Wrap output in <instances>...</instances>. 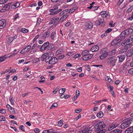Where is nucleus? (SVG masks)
Segmentation results:
<instances>
[{
  "label": "nucleus",
  "instance_id": "nucleus-22",
  "mask_svg": "<svg viewBox=\"0 0 133 133\" xmlns=\"http://www.w3.org/2000/svg\"><path fill=\"white\" fill-rule=\"evenodd\" d=\"M20 5V4L19 2L16 3L11 5V8L12 9H15L18 7Z\"/></svg>",
  "mask_w": 133,
  "mask_h": 133
},
{
  "label": "nucleus",
  "instance_id": "nucleus-40",
  "mask_svg": "<svg viewBox=\"0 0 133 133\" xmlns=\"http://www.w3.org/2000/svg\"><path fill=\"white\" fill-rule=\"evenodd\" d=\"M5 121V118L4 117L0 116V121Z\"/></svg>",
  "mask_w": 133,
  "mask_h": 133
},
{
  "label": "nucleus",
  "instance_id": "nucleus-34",
  "mask_svg": "<svg viewBox=\"0 0 133 133\" xmlns=\"http://www.w3.org/2000/svg\"><path fill=\"white\" fill-rule=\"evenodd\" d=\"M7 58V57H5V56L0 57V63L4 61Z\"/></svg>",
  "mask_w": 133,
  "mask_h": 133
},
{
  "label": "nucleus",
  "instance_id": "nucleus-28",
  "mask_svg": "<svg viewBox=\"0 0 133 133\" xmlns=\"http://www.w3.org/2000/svg\"><path fill=\"white\" fill-rule=\"evenodd\" d=\"M6 107L9 109L11 110H13V111H12V114H15V111L14 108H12L10 105L9 104L7 105Z\"/></svg>",
  "mask_w": 133,
  "mask_h": 133
},
{
  "label": "nucleus",
  "instance_id": "nucleus-13",
  "mask_svg": "<svg viewBox=\"0 0 133 133\" xmlns=\"http://www.w3.org/2000/svg\"><path fill=\"white\" fill-rule=\"evenodd\" d=\"M99 47L97 45H95L92 46L90 49V51L93 52L97 51L98 50Z\"/></svg>",
  "mask_w": 133,
  "mask_h": 133
},
{
  "label": "nucleus",
  "instance_id": "nucleus-59",
  "mask_svg": "<svg viewBox=\"0 0 133 133\" xmlns=\"http://www.w3.org/2000/svg\"><path fill=\"white\" fill-rule=\"evenodd\" d=\"M101 102H102V101H101V100H98V101H95L94 102V104H98V103H100Z\"/></svg>",
  "mask_w": 133,
  "mask_h": 133
},
{
  "label": "nucleus",
  "instance_id": "nucleus-44",
  "mask_svg": "<svg viewBox=\"0 0 133 133\" xmlns=\"http://www.w3.org/2000/svg\"><path fill=\"white\" fill-rule=\"evenodd\" d=\"M76 9V8L74 7L70 9V13H71L75 11Z\"/></svg>",
  "mask_w": 133,
  "mask_h": 133
},
{
  "label": "nucleus",
  "instance_id": "nucleus-8",
  "mask_svg": "<svg viewBox=\"0 0 133 133\" xmlns=\"http://www.w3.org/2000/svg\"><path fill=\"white\" fill-rule=\"evenodd\" d=\"M49 44V43L48 42L44 43L40 48V50L42 51L47 49L48 46Z\"/></svg>",
  "mask_w": 133,
  "mask_h": 133
},
{
  "label": "nucleus",
  "instance_id": "nucleus-39",
  "mask_svg": "<svg viewBox=\"0 0 133 133\" xmlns=\"http://www.w3.org/2000/svg\"><path fill=\"white\" fill-rule=\"evenodd\" d=\"M85 133H91L92 132L91 130H89L88 129H84Z\"/></svg>",
  "mask_w": 133,
  "mask_h": 133
},
{
  "label": "nucleus",
  "instance_id": "nucleus-41",
  "mask_svg": "<svg viewBox=\"0 0 133 133\" xmlns=\"http://www.w3.org/2000/svg\"><path fill=\"white\" fill-rule=\"evenodd\" d=\"M21 31L24 33H26L28 32V30L25 28H23L21 29Z\"/></svg>",
  "mask_w": 133,
  "mask_h": 133
},
{
  "label": "nucleus",
  "instance_id": "nucleus-51",
  "mask_svg": "<svg viewBox=\"0 0 133 133\" xmlns=\"http://www.w3.org/2000/svg\"><path fill=\"white\" fill-rule=\"evenodd\" d=\"M128 128L126 131H125V133H132L131 130L129 129Z\"/></svg>",
  "mask_w": 133,
  "mask_h": 133
},
{
  "label": "nucleus",
  "instance_id": "nucleus-62",
  "mask_svg": "<svg viewBox=\"0 0 133 133\" xmlns=\"http://www.w3.org/2000/svg\"><path fill=\"white\" fill-rule=\"evenodd\" d=\"M113 22L112 21H111L109 24L110 26L111 27H114L115 25L114 24H113Z\"/></svg>",
  "mask_w": 133,
  "mask_h": 133
},
{
  "label": "nucleus",
  "instance_id": "nucleus-45",
  "mask_svg": "<svg viewBox=\"0 0 133 133\" xmlns=\"http://www.w3.org/2000/svg\"><path fill=\"white\" fill-rule=\"evenodd\" d=\"M39 59L38 58H36L32 60V61L34 63H36L39 61Z\"/></svg>",
  "mask_w": 133,
  "mask_h": 133
},
{
  "label": "nucleus",
  "instance_id": "nucleus-57",
  "mask_svg": "<svg viewBox=\"0 0 133 133\" xmlns=\"http://www.w3.org/2000/svg\"><path fill=\"white\" fill-rule=\"evenodd\" d=\"M82 110V109H79L75 110V112L76 113H79L81 112Z\"/></svg>",
  "mask_w": 133,
  "mask_h": 133
},
{
  "label": "nucleus",
  "instance_id": "nucleus-18",
  "mask_svg": "<svg viewBox=\"0 0 133 133\" xmlns=\"http://www.w3.org/2000/svg\"><path fill=\"white\" fill-rule=\"evenodd\" d=\"M117 57L119 58V61L120 62H122L124 59L125 56L124 55H120L118 56Z\"/></svg>",
  "mask_w": 133,
  "mask_h": 133
},
{
  "label": "nucleus",
  "instance_id": "nucleus-26",
  "mask_svg": "<svg viewBox=\"0 0 133 133\" xmlns=\"http://www.w3.org/2000/svg\"><path fill=\"white\" fill-rule=\"evenodd\" d=\"M132 45L131 43H129L126 44V45L124 46V48L126 50H127L128 49L132 46Z\"/></svg>",
  "mask_w": 133,
  "mask_h": 133
},
{
  "label": "nucleus",
  "instance_id": "nucleus-38",
  "mask_svg": "<svg viewBox=\"0 0 133 133\" xmlns=\"http://www.w3.org/2000/svg\"><path fill=\"white\" fill-rule=\"evenodd\" d=\"M41 80L39 81V83H43L45 80V78L43 76H42L41 77Z\"/></svg>",
  "mask_w": 133,
  "mask_h": 133
},
{
  "label": "nucleus",
  "instance_id": "nucleus-31",
  "mask_svg": "<svg viewBox=\"0 0 133 133\" xmlns=\"http://www.w3.org/2000/svg\"><path fill=\"white\" fill-rule=\"evenodd\" d=\"M13 38L11 37L8 38L7 40L8 43L9 44H10L13 41Z\"/></svg>",
  "mask_w": 133,
  "mask_h": 133
},
{
  "label": "nucleus",
  "instance_id": "nucleus-1",
  "mask_svg": "<svg viewBox=\"0 0 133 133\" xmlns=\"http://www.w3.org/2000/svg\"><path fill=\"white\" fill-rule=\"evenodd\" d=\"M89 50H86L83 51L82 55L83 56L82 59L83 61H87L91 59L93 55L92 54L89 53Z\"/></svg>",
  "mask_w": 133,
  "mask_h": 133
},
{
  "label": "nucleus",
  "instance_id": "nucleus-15",
  "mask_svg": "<svg viewBox=\"0 0 133 133\" xmlns=\"http://www.w3.org/2000/svg\"><path fill=\"white\" fill-rule=\"evenodd\" d=\"M11 4H12V2H10L5 5L3 7V8L4 9V11H6L8 10L10 7V5Z\"/></svg>",
  "mask_w": 133,
  "mask_h": 133
},
{
  "label": "nucleus",
  "instance_id": "nucleus-9",
  "mask_svg": "<svg viewBox=\"0 0 133 133\" xmlns=\"http://www.w3.org/2000/svg\"><path fill=\"white\" fill-rule=\"evenodd\" d=\"M67 17L68 15H63L58 21L55 24L53 25V26H54V27H55L57 24H58L59 22L65 19Z\"/></svg>",
  "mask_w": 133,
  "mask_h": 133
},
{
  "label": "nucleus",
  "instance_id": "nucleus-36",
  "mask_svg": "<svg viewBox=\"0 0 133 133\" xmlns=\"http://www.w3.org/2000/svg\"><path fill=\"white\" fill-rule=\"evenodd\" d=\"M57 7H53L52 9H50L49 11V12H51L53 11H54L55 10H58L59 9Z\"/></svg>",
  "mask_w": 133,
  "mask_h": 133
},
{
  "label": "nucleus",
  "instance_id": "nucleus-63",
  "mask_svg": "<svg viewBox=\"0 0 133 133\" xmlns=\"http://www.w3.org/2000/svg\"><path fill=\"white\" fill-rule=\"evenodd\" d=\"M64 57V55H62L58 57V58L59 59H62Z\"/></svg>",
  "mask_w": 133,
  "mask_h": 133
},
{
  "label": "nucleus",
  "instance_id": "nucleus-56",
  "mask_svg": "<svg viewBox=\"0 0 133 133\" xmlns=\"http://www.w3.org/2000/svg\"><path fill=\"white\" fill-rule=\"evenodd\" d=\"M20 129L22 130L25 131V128L24 126L23 125H21L19 127Z\"/></svg>",
  "mask_w": 133,
  "mask_h": 133
},
{
  "label": "nucleus",
  "instance_id": "nucleus-12",
  "mask_svg": "<svg viewBox=\"0 0 133 133\" xmlns=\"http://www.w3.org/2000/svg\"><path fill=\"white\" fill-rule=\"evenodd\" d=\"M85 26L88 29H90L92 28L93 24L91 22H88L86 23Z\"/></svg>",
  "mask_w": 133,
  "mask_h": 133
},
{
  "label": "nucleus",
  "instance_id": "nucleus-20",
  "mask_svg": "<svg viewBox=\"0 0 133 133\" xmlns=\"http://www.w3.org/2000/svg\"><path fill=\"white\" fill-rule=\"evenodd\" d=\"M118 125V124L113 123L110 126L109 129L111 130L116 127Z\"/></svg>",
  "mask_w": 133,
  "mask_h": 133
},
{
  "label": "nucleus",
  "instance_id": "nucleus-21",
  "mask_svg": "<svg viewBox=\"0 0 133 133\" xmlns=\"http://www.w3.org/2000/svg\"><path fill=\"white\" fill-rule=\"evenodd\" d=\"M62 10V9H59L58 10H55L54 11H53L51 12H51L50 15H54L56 14L61 12Z\"/></svg>",
  "mask_w": 133,
  "mask_h": 133
},
{
  "label": "nucleus",
  "instance_id": "nucleus-42",
  "mask_svg": "<svg viewBox=\"0 0 133 133\" xmlns=\"http://www.w3.org/2000/svg\"><path fill=\"white\" fill-rule=\"evenodd\" d=\"M63 120H60L59 121L58 123V125L59 127L61 126L63 124Z\"/></svg>",
  "mask_w": 133,
  "mask_h": 133
},
{
  "label": "nucleus",
  "instance_id": "nucleus-46",
  "mask_svg": "<svg viewBox=\"0 0 133 133\" xmlns=\"http://www.w3.org/2000/svg\"><path fill=\"white\" fill-rule=\"evenodd\" d=\"M132 9H133V5L132 6L129 8L127 10V11L128 12H130L132 11Z\"/></svg>",
  "mask_w": 133,
  "mask_h": 133
},
{
  "label": "nucleus",
  "instance_id": "nucleus-6",
  "mask_svg": "<svg viewBox=\"0 0 133 133\" xmlns=\"http://www.w3.org/2000/svg\"><path fill=\"white\" fill-rule=\"evenodd\" d=\"M104 49L102 50L101 53L103 54L100 55L99 56L100 58L101 59H104L107 57L109 54V53L108 52H107L104 53L106 51H104Z\"/></svg>",
  "mask_w": 133,
  "mask_h": 133
},
{
  "label": "nucleus",
  "instance_id": "nucleus-32",
  "mask_svg": "<svg viewBox=\"0 0 133 133\" xmlns=\"http://www.w3.org/2000/svg\"><path fill=\"white\" fill-rule=\"evenodd\" d=\"M107 85L108 88L110 89V92L114 91L113 90L114 88L113 86H111L109 84H108Z\"/></svg>",
  "mask_w": 133,
  "mask_h": 133
},
{
  "label": "nucleus",
  "instance_id": "nucleus-3",
  "mask_svg": "<svg viewBox=\"0 0 133 133\" xmlns=\"http://www.w3.org/2000/svg\"><path fill=\"white\" fill-rule=\"evenodd\" d=\"M117 60V58L116 57L112 56L108 58L107 63L111 66H113L115 65Z\"/></svg>",
  "mask_w": 133,
  "mask_h": 133
},
{
  "label": "nucleus",
  "instance_id": "nucleus-48",
  "mask_svg": "<svg viewBox=\"0 0 133 133\" xmlns=\"http://www.w3.org/2000/svg\"><path fill=\"white\" fill-rule=\"evenodd\" d=\"M129 52V50H128L127 52V53H126V54H127V57H129L132 55L133 54L132 53L131 54V52Z\"/></svg>",
  "mask_w": 133,
  "mask_h": 133
},
{
  "label": "nucleus",
  "instance_id": "nucleus-10",
  "mask_svg": "<svg viewBox=\"0 0 133 133\" xmlns=\"http://www.w3.org/2000/svg\"><path fill=\"white\" fill-rule=\"evenodd\" d=\"M57 59L56 57H53L51 58L48 63L50 64H54L57 62Z\"/></svg>",
  "mask_w": 133,
  "mask_h": 133
},
{
  "label": "nucleus",
  "instance_id": "nucleus-14",
  "mask_svg": "<svg viewBox=\"0 0 133 133\" xmlns=\"http://www.w3.org/2000/svg\"><path fill=\"white\" fill-rule=\"evenodd\" d=\"M49 35V33L48 31H45L42 35L41 38L45 39L46 37H48Z\"/></svg>",
  "mask_w": 133,
  "mask_h": 133
},
{
  "label": "nucleus",
  "instance_id": "nucleus-5",
  "mask_svg": "<svg viewBox=\"0 0 133 133\" xmlns=\"http://www.w3.org/2000/svg\"><path fill=\"white\" fill-rule=\"evenodd\" d=\"M133 31V30L131 28H128L122 32V33L124 34V35L127 36L128 35L131 33Z\"/></svg>",
  "mask_w": 133,
  "mask_h": 133
},
{
  "label": "nucleus",
  "instance_id": "nucleus-16",
  "mask_svg": "<svg viewBox=\"0 0 133 133\" xmlns=\"http://www.w3.org/2000/svg\"><path fill=\"white\" fill-rule=\"evenodd\" d=\"M121 41V40H120L118 38H117L114 40L112 42L111 44V45L113 46L114 45H116L117 44V41Z\"/></svg>",
  "mask_w": 133,
  "mask_h": 133
},
{
  "label": "nucleus",
  "instance_id": "nucleus-4",
  "mask_svg": "<svg viewBox=\"0 0 133 133\" xmlns=\"http://www.w3.org/2000/svg\"><path fill=\"white\" fill-rule=\"evenodd\" d=\"M105 126L103 122L100 121L94 127L95 131H97L102 129L105 127Z\"/></svg>",
  "mask_w": 133,
  "mask_h": 133
},
{
  "label": "nucleus",
  "instance_id": "nucleus-27",
  "mask_svg": "<svg viewBox=\"0 0 133 133\" xmlns=\"http://www.w3.org/2000/svg\"><path fill=\"white\" fill-rule=\"evenodd\" d=\"M103 116V113L102 111H100L97 114V116L99 118H101Z\"/></svg>",
  "mask_w": 133,
  "mask_h": 133
},
{
  "label": "nucleus",
  "instance_id": "nucleus-54",
  "mask_svg": "<svg viewBox=\"0 0 133 133\" xmlns=\"http://www.w3.org/2000/svg\"><path fill=\"white\" fill-rule=\"evenodd\" d=\"M129 73L130 74H133V69H130L128 71Z\"/></svg>",
  "mask_w": 133,
  "mask_h": 133
},
{
  "label": "nucleus",
  "instance_id": "nucleus-29",
  "mask_svg": "<svg viewBox=\"0 0 133 133\" xmlns=\"http://www.w3.org/2000/svg\"><path fill=\"white\" fill-rule=\"evenodd\" d=\"M31 46L30 45H28L24 48L23 49L24 50L25 53L28 51L29 50Z\"/></svg>",
  "mask_w": 133,
  "mask_h": 133
},
{
  "label": "nucleus",
  "instance_id": "nucleus-35",
  "mask_svg": "<svg viewBox=\"0 0 133 133\" xmlns=\"http://www.w3.org/2000/svg\"><path fill=\"white\" fill-rule=\"evenodd\" d=\"M65 89L64 88H62L59 90V93L61 94H62L64 93L65 91Z\"/></svg>",
  "mask_w": 133,
  "mask_h": 133
},
{
  "label": "nucleus",
  "instance_id": "nucleus-55",
  "mask_svg": "<svg viewBox=\"0 0 133 133\" xmlns=\"http://www.w3.org/2000/svg\"><path fill=\"white\" fill-rule=\"evenodd\" d=\"M0 112L1 113L4 114L6 112V110L5 109H1Z\"/></svg>",
  "mask_w": 133,
  "mask_h": 133
},
{
  "label": "nucleus",
  "instance_id": "nucleus-25",
  "mask_svg": "<svg viewBox=\"0 0 133 133\" xmlns=\"http://www.w3.org/2000/svg\"><path fill=\"white\" fill-rule=\"evenodd\" d=\"M119 37H117L120 40H121V41L124 39L125 38V35H124V34L122 33V32L120 35Z\"/></svg>",
  "mask_w": 133,
  "mask_h": 133
},
{
  "label": "nucleus",
  "instance_id": "nucleus-2",
  "mask_svg": "<svg viewBox=\"0 0 133 133\" xmlns=\"http://www.w3.org/2000/svg\"><path fill=\"white\" fill-rule=\"evenodd\" d=\"M133 118H130L124 119L123 120L124 122L121 124L120 126V128L121 129H124L128 127L130 124H131Z\"/></svg>",
  "mask_w": 133,
  "mask_h": 133
},
{
  "label": "nucleus",
  "instance_id": "nucleus-49",
  "mask_svg": "<svg viewBox=\"0 0 133 133\" xmlns=\"http://www.w3.org/2000/svg\"><path fill=\"white\" fill-rule=\"evenodd\" d=\"M112 30V29L111 28H108L105 31V32L106 33H108L111 32Z\"/></svg>",
  "mask_w": 133,
  "mask_h": 133
},
{
  "label": "nucleus",
  "instance_id": "nucleus-47",
  "mask_svg": "<svg viewBox=\"0 0 133 133\" xmlns=\"http://www.w3.org/2000/svg\"><path fill=\"white\" fill-rule=\"evenodd\" d=\"M50 57L47 56V57H46V59H45V62L46 63H49L50 59Z\"/></svg>",
  "mask_w": 133,
  "mask_h": 133
},
{
  "label": "nucleus",
  "instance_id": "nucleus-17",
  "mask_svg": "<svg viewBox=\"0 0 133 133\" xmlns=\"http://www.w3.org/2000/svg\"><path fill=\"white\" fill-rule=\"evenodd\" d=\"M56 32H52L51 35V41H54L56 38Z\"/></svg>",
  "mask_w": 133,
  "mask_h": 133
},
{
  "label": "nucleus",
  "instance_id": "nucleus-53",
  "mask_svg": "<svg viewBox=\"0 0 133 133\" xmlns=\"http://www.w3.org/2000/svg\"><path fill=\"white\" fill-rule=\"evenodd\" d=\"M80 94L79 91V90H76V95H75L77 96V97L79 96Z\"/></svg>",
  "mask_w": 133,
  "mask_h": 133
},
{
  "label": "nucleus",
  "instance_id": "nucleus-50",
  "mask_svg": "<svg viewBox=\"0 0 133 133\" xmlns=\"http://www.w3.org/2000/svg\"><path fill=\"white\" fill-rule=\"evenodd\" d=\"M81 55L80 54H78L74 56V58H77L79 57H81Z\"/></svg>",
  "mask_w": 133,
  "mask_h": 133
},
{
  "label": "nucleus",
  "instance_id": "nucleus-60",
  "mask_svg": "<svg viewBox=\"0 0 133 133\" xmlns=\"http://www.w3.org/2000/svg\"><path fill=\"white\" fill-rule=\"evenodd\" d=\"M12 97L11 98L10 97L9 98V100L10 102L11 103V104L12 105H14V102H13V100L12 99Z\"/></svg>",
  "mask_w": 133,
  "mask_h": 133
},
{
  "label": "nucleus",
  "instance_id": "nucleus-7",
  "mask_svg": "<svg viewBox=\"0 0 133 133\" xmlns=\"http://www.w3.org/2000/svg\"><path fill=\"white\" fill-rule=\"evenodd\" d=\"M104 21V18L101 17L99 18L98 20H96L95 22V23L97 25H101V24L103 23Z\"/></svg>",
  "mask_w": 133,
  "mask_h": 133
},
{
  "label": "nucleus",
  "instance_id": "nucleus-52",
  "mask_svg": "<svg viewBox=\"0 0 133 133\" xmlns=\"http://www.w3.org/2000/svg\"><path fill=\"white\" fill-rule=\"evenodd\" d=\"M48 130V133H51L55 132L54 130L53 129H49Z\"/></svg>",
  "mask_w": 133,
  "mask_h": 133
},
{
  "label": "nucleus",
  "instance_id": "nucleus-37",
  "mask_svg": "<svg viewBox=\"0 0 133 133\" xmlns=\"http://www.w3.org/2000/svg\"><path fill=\"white\" fill-rule=\"evenodd\" d=\"M54 47V45L53 44H51L48 45L47 47L48 50H50L52 49Z\"/></svg>",
  "mask_w": 133,
  "mask_h": 133
},
{
  "label": "nucleus",
  "instance_id": "nucleus-43",
  "mask_svg": "<svg viewBox=\"0 0 133 133\" xmlns=\"http://www.w3.org/2000/svg\"><path fill=\"white\" fill-rule=\"evenodd\" d=\"M41 19L39 17L38 18L37 20V22L36 24V25H39L40 23Z\"/></svg>",
  "mask_w": 133,
  "mask_h": 133
},
{
  "label": "nucleus",
  "instance_id": "nucleus-11",
  "mask_svg": "<svg viewBox=\"0 0 133 133\" xmlns=\"http://www.w3.org/2000/svg\"><path fill=\"white\" fill-rule=\"evenodd\" d=\"M6 25V21L5 19L0 20V29H2Z\"/></svg>",
  "mask_w": 133,
  "mask_h": 133
},
{
  "label": "nucleus",
  "instance_id": "nucleus-24",
  "mask_svg": "<svg viewBox=\"0 0 133 133\" xmlns=\"http://www.w3.org/2000/svg\"><path fill=\"white\" fill-rule=\"evenodd\" d=\"M122 132L121 130L115 129L111 131L110 133H121Z\"/></svg>",
  "mask_w": 133,
  "mask_h": 133
},
{
  "label": "nucleus",
  "instance_id": "nucleus-19",
  "mask_svg": "<svg viewBox=\"0 0 133 133\" xmlns=\"http://www.w3.org/2000/svg\"><path fill=\"white\" fill-rule=\"evenodd\" d=\"M59 18L58 17H57L55 18H52L50 21L49 22V24H52L54 23H56L59 19Z\"/></svg>",
  "mask_w": 133,
  "mask_h": 133
},
{
  "label": "nucleus",
  "instance_id": "nucleus-23",
  "mask_svg": "<svg viewBox=\"0 0 133 133\" xmlns=\"http://www.w3.org/2000/svg\"><path fill=\"white\" fill-rule=\"evenodd\" d=\"M117 54L116 51L115 49H113L112 50L109 52V55L110 56L115 55Z\"/></svg>",
  "mask_w": 133,
  "mask_h": 133
},
{
  "label": "nucleus",
  "instance_id": "nucleus-58",
  "mask_svg": "<svg viewBox=\"0 0 133 133\" xmlns=\"http://www.w3.org/2000/svg\"><path fill=\"white\" fill-rule=\"evenodd\" d=\"M58 87H57L53 91V94H55L57 91H58Z\"/></svg>",
  "mask_w": 133,
  "mask_h": 133
},
{
  "label": "nucleus",
  "instance_id": "nucleus-64",
  "mask_svg": "<svg viewBox=\"0 0 133 133\" xmlns=\"http://www.w3.org/2000/svg\"><path fill=\"white\" fill-rule=\"evenodd\" d=\"M77 133H85L84 129L83 130L78 131Z\"/></svg>",
  "mask_w": 133,
  "mask_h": 133
},
{
  "label": "nucleus",
  "instance_id": "nucleus-61",
  "mask_svg": "<svg viewBox=\"0 0 133 133\" xmlns=\"http://www.w3.org/2000/svg\"><path fill=\"white\" fill-rule=\"evenodd\" d=\"M111 106L110 105H108V108L107 109V111L108 112L111 109Z\"/></svg>",
  "mask_w": 133,
  "mask_h": 133
},
{
  "label": "nucleus",
  "instance_id": "nucleus-30",
  "mask_svg": "<svg viewBox=\"0 0 133 133\" xmlns=\"http://www.w3.org/2000/svg\"><path fill=\"white\" fill-rule=\"evenodd\" d=\"M70 9H68L66 10H63L60 13H59V15H63V14L64 13H65V12H68L69 13H70Z\"/></svg>",
  "mask_w": 133,
  "mask_h": 133
},
{
  "label": "nucleus",
  "instance_id": "nucleus-33",
  "mask_svg": "<svg viewBox=\"0 0 133 133\" xmlns=\"http://www.w3.org/2000/svg\"><path fill=\"white\" fill-rule=\"evenodd\" d=\"M19 14L18 13L15 16L14 19V22L16 19L19 17Z\"/></svg>",
  "mask_w": 133,
  "mask_h": 133
}]
</instances>
